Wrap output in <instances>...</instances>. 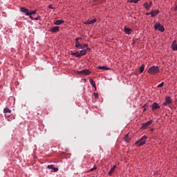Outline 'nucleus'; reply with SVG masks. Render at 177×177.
<instances>
[{"label": "nucleus", "instance_id": "15", "mask_svg": "<svg viewBox=\"0 0 177 177\" xmlns=\"http://www.w3.org/2000/svg\"><path fill=\"white\" fill-rule=\"evenodd\" d=\"M75 48H77V49H84V47H82V44H81L80 41H77L75 44Z\"/></svg>", "mask_w": 177, "mask_h": 177}, {"label": "nucleus", "instance_id": "38", "mask_svg": "<svg viewBox=\"0 0 177 177\" xmlns=\"http://www.w3.org/2000/svg\"><path fill=\"white\" fill-rule=\"evenodd\" d=\"M30 16V19H31V20H34L35 17H33L31 15H29Z\"/></svg>", "mask_w": 177, "mask_h": 177}, {"label": "nucleus", "instance_id": "2", "mask_svg": "<svg viewBox=\"0 0 177 177\" xmlns=\"http://www.w3.org/2000/svg\"><path fill=\"white\" fill-rule=\"evenodd\" d=\"M147 140V136H143L140 140L136 142V145L138 146H143V145H146V141Z\"/></svg>", "mask_w": 177, "mask_h": 177}, {"label": "nucleus", "instance_id": "34", "mask_svg": "<svg viewBox=\"0 0 177 177\" xmlns=\"http://www.w3.org/2000/svg\"><path fill=\"white\" fill-rule=\"evenodd\" d=\"M144 111H146V109H147V105L145 104L143 106Z\"/></svg>", "mask_w": 177, "mask_h": 177}, {"label": "nucleus", "instance_id": "17", "mask_svg": "<svg viewBox=\"0 0 177 177\" xmlns=\"http://www.w3.org/2000/svg\"><path fill=\"white\" fill-rule=\"evenodd\" d=\"M64 23V21L63 20H57L55 21V26H60L61 24H63Z\"/></svg>", "mask_w": 177, "mask_h": 177}, {"label": "nucleus", "instance_id": "21", "mask_svg": "<svg viewBox=\"0 0 177 177\" xmlns=\"http://www.w3.org/2000/svg\"><path fill=\"white\" fill-rule=\"evenodd\" d=\"M3 113H8V114H10V113H12V111L9 109V108H5L3 109Z\"/></svg>", "mask_w": 177, "mask_h": 177}, {"label": "nucleus", "instance_id": "36", "mask_svg": "<svg viewBox=\"0 0 177 177\" xmlns=\"http://www.w3.org/2000/svg\"><path fill=\"white\" fill-rule=\"evenodd\" d=\"M149 5L150 8H151V5H153V2H151V1H149Z\"/></svg>", "mask_w": 177, "mask_h": 177}, {"label": "nucleus", "instance_id": "1", "mask_svg": "<svg viewBox=\"0 0 177 177\" xmlns=\"http://www.w3.org/2000/svg\"><path fill=\"white\" fill-rule=\"evenodd\" d=\"M148 73L151 75H156L160 73V68L158 66H153L148 69Z\"/></svg>", "mask_w": 177, "mask_h": 177}, {"label": "nucleus", "instance_id": "22", "mask_svg": "<svg viewBox=\"0 0 177 177\" xmlns=\"http://www.w3.org/2000/svg\"><path fill=\"white\" fill-rule=\"evenodd\" d=\"M140 0H128L130 3H138Z\"/></svg>", "mask_w": 177, "mask_h": 177}, {"label": "nucleus", "instance_id": "26", "mask_svg": "<svg viewBox=\"0 0 177 177\" xmlns=\"http://www.w3.org/2000/svg\"><path fill=\"white\" fill-rule=\"evenodd\" d=\"M37 10L29 12V16H31V15H35L37 13Z\"/></svg>", "mask_w": 177, "mask_h": 177}, {"label": "nucleus", "instance_id": "24", "mask_svg": "<svg viewBox=\"0 0 177 177\" xmlns=\"http://www.w3.org/2000/svg\"><path fill=\"white\" fill-rule=\"evenodd\" d=\"M131 138H129V135L127 134L124 138V140L128 143Z\"/></svg>", "mask_w": 177, "mask_h": 177}, {"label": "nucleus", "instance_id": "19", "mask_svg": "<svg viewBox=\"0 0 177 177\" xmlns=\"http://www.w3.org/2000/svg\"><path fill=\"white\" fill-rule=\"evenodd\" d=\"M89 82L92 85V86H93V88H96V83H95V81H93V80L90 79Z\"/></svg>", "mask_w": 177, "mask_h": 177}, {"label": "nucleus", "instance_id": "14", "mask_svg": "<svg viewBox=\"0 0 177 177\" xmlns=\"http://www.w3.org/2000/svg\"><path fill=\"white\" fill-rule=\"evenodd\" d=\"M59 26H55V27L51 28L50 32H57V31H59Z\"/></svg>", "mask_w": 177, "mask_h": 177}, {"label": "nucleus", "instance_id": "33", "mask_svg": "<svg viewBox=\"0 0 177 177\" xmlns=\"http://www.w3.org/2000/svg\"><path fill=\"white\" fill-rule=\"evenodd\" d=\"M84 50H86V52H90L91 48H87L86 49H84Z\"/></svg>", "mask_w": 177, "mask_h": 177}, {"label": "nucleus", "instance_id": "7", "mask_svg": "<svg viewBox=\"0 0 177 177\" xmlns=\"http://www.w3.org/2000/svg\"><path fill=\"white\" fill-rule=\"evenodd\" d=\"M158 13H160V10H158L151 11V17H156Z\"/></svg>", "mask_w": 177, "mask_h": 177}, {"label": "nucleus", "instance_id": "8", "mask_svg": "<svg viewBox=\"0 0 177 177\" xmlns=\"http://www.w3.org/2000/svg\"><path fill=\"white\" fill-rule=\"evenodd\" d=\"M124 31L128 35H131V34H132V29L129 28L127 26H124Z\"/></svg>", "mask_w": 177, "mask_h": 177}, {"label": "nucleus", "instance_id": "11", "mask_svg": "<svg viewBox=\"0 0 177 177\" xmlns=\"http://www.w3.org/2000/svg\"><path fill=\"white\" fill-rule=\"evenodd\" d=\"M20 10L23 12L25 13L26 15V16H30V11H28V9L24 8H21Z\"/></svg>", "mask_w": 177, "mask_h": 177}, {"label": "nucleus", "instance_id": "29", "mask_svg": "<svg viewBox=\"0 0 177 177\" xmlns=\"http://www.w3.org/2000/svg\"><path fill=\"white\" fill-rule=\"evenodd\" d=\"M151 124H153V120H149V121L147 122V124H148V127H149V125H151Z\"/></svg>", "mask_w": 177, "mask_h": 177}, {"label": "nucleus", "instance_id": "31", "mask_svg": "<svg viewBox=\"0 0 177 177\" xmlns=\"http://www.w3.org/2000/svg\"><path fill=\"white\" fill-rule=\"evenodd\" d=\"M83 49H85V48H88V44H82Z\"/></svg>", "mask_w": 177, "mask_h": 177}, {"label": "nucleus", "instance_id": "3", "mask_svg": "<svg viewBox=\"0 0 177 177\" xmlns=\"http://www.w3.org/2000/svg\"><path fill=\"white\" fill-rule=\"evenodd\" d=\"M155 30H158L160 32H164V31H165V28H164V26L160 23L155 25Z\"/></svg>", "mask_w": 177, "mask_h": 177}, {"label": "nucleus", "instance_id": "13", "mask_svg": "<svg viewBox=\"0 0 177 177\" xmlns=\"http://www.w3.org/2000/svg\"><path fill=\"white\" fill-rule=\"evenodd\" d=\"M173 50H177V44L176 40H174L171 44Z\"/></svg>", "mask_w": 177, "mask_h": 177}, {"label": "nucleus", "instance_id": "18", "mask_svg": "<svg viewBox=\"0 0 177 177\" xmlns=\"http://www.w3.org/2000/svg\"><path fill=\"white\" fill-rule=\"evenodd\" d=\"M143 6H144V8H145V9H147V10H149V9H150V6H149V3H147V2H145L143 4Z\"/></svg>", "mask_w": 177, "mask_h": 177}, {"label": "nucleus", "instance_id": "16", "mask_svg": "<svg viewBox=\"0 0 177 177\" xmlns=\"http://www.w3.org/2000/svg\"><path fill=\"white\" fill-rule=\"evenodd\" d=\"M115 168H117V166L113 165V167L110 169L109 172V175L110 176L113 175V173L114 172V171H115Z\"/></svg>", "mask_w": 177, "mask_h": 177}, {"label": "nucleus", "instance_id": "37", "mask_svg": "<svg viewBox=\"0 0 177 177\" xmlns=\"http://www.w3.org/2000/svg\"><path fill=\"white\" fill-rule=\"evenodd\" d=\"M48 8H49V9H53V7L52 6V5H49Z\"/></svg>", "mask_w": 177, "mask_h": 177}, {"label": "nucleus", "instance_id": "4", "mask_svg": "<svg viewBox=\"0 0 177 177\" xmlns=\"http://www.w3.org/2000/svg\"><path fill=\"white\" fill-rule=\"evenodd\" d=\"M77 73L80 74V75H89V74H91V71H89V69H84V70L78 71Z\"/></svg>", "mask_w": 177, "mask_h": 177}, {"label": "nucleus", "instance_id": "32", "mask_svg": "<svg viewBox=\"0 0 177 177\" xmlns=\"http://www.w3.org/2000/svg\"><path fill=\"white\" fill-rule=\"evenodd\" d=\"M80 39H82V38H81V37H77V38H76V39H75V42H76V43L78 42V41H80Z\"/></svg>", "mask_w": 177, "mask_h": 177}, {"label": "nucleus", "instance_id": "28", "mask_svg": "<svg viewBox=\"0 0 177 177\" xmlns=\"http://www.w3.org/2000/svg\"><path fill=\"white\" fill-rule=\"evenodd\" d=\"M164 86V82L157 86V88H162Z\"/></svg>", "mask_w": 177, "mask_h": 177}, {"label": "nucleus", "instance_id": "41", "mask_svg": "<svg viewBox=\"0 0 177 177\" xmlns=\"http://www.w3.org/2000/svg\"><path fill=\"white\" fill-rule=\"evenodd\" d=\"M95 2H100V0H94Z\"/></svg>", "mask_w": 177, "mask_h": 177}, {"label": "nucleus", "instance_id": "6", "mask_svg": "<svg viewBox=\"0 0 177 177\" xmlns=\"http://www.w3.org/2000/svg\"><path fill=\"white\" fill-rule=\"evenodd\" d=\"M172 103V100H171L170 97H165V102H164V106H168V104H171Z\"/></svg>", "mask_w": 177, "mask_h": 177}, {"label": "nucleus", "instance_id": "39", "mask_svg": "<svg viewBox=\"0 0 177 177\" xmlns=\"http://www.w3.org/2000/svg\"><path fill=\"white\" fill-rule=\"evenodd\" d=\"M34 20H39V17H35Z\"/></svg>", "mask_w": 177, "mask_h": 177}, {"label": "nucleus", "instance_id": "40", "mask_svg": "<svg viewBox=\"0 0 177 177\" xmlns=\"http://www.w3.org/2000/svg\"><path fill=\"white\" fill-rule=\"evenodd\" d=\"M146 15H147V16H149V15H151V12H147Z\"/></svg>", "mask_w": 177, "mask_h": 177}, {"label": "nucleus", "instance_id": "23", "mask_svg": "<svg viewBox=\"0 0 177 177\" xmlns=\"http://www.w3.org/2000/svg\"><path fill=\"white\" fill-rule=\"evenodd\" d=\"M145 71V64H143L140 67V73H142Z\"/></svg>", "mask_w": 177, "mask_h": 177}, {"label": "nucleus", "instance_id": "10", "mask_svg": "<svg viewBox=\"0 0 177 177\" xmlns=\"http://www.w3.org/2000/svg\"><path fill=\"white\" fill-rule=\"evenodd\" d=\"M97 21V19H93L92 20H90V21H86L84 22V24H86V25H89V24H95V23Z\"/></svg>", "mask_w": 177, "mask_h": 177}, {"label": "nucleus", "instance_id": "25", "mask_svg": "<svg viewBox=\"0 0 177 177\" xmlns=\"http://www.w3.org/2000/svg\"><path fill=\"white\" fill-rule=\"evenodd\" d=\"M147 127H149V124L147 122H145V123L142 124L141 129H146Z\"/></svg>", "mask_w": 177, "mask_h": 177}, {"label": "nucleus", "instance_id": "27", "mask_svg": "<svg viewBox=\"0 0 177 177\" xmlns=\"http://www.w3.org/2000/svg\"><path fill=\"white\" fill-rule=\"evenodd\" d=\"M72 56H75L76 57H78V51L76 53H71Z\"/></svg>", "mask_w": 177, "mask_h": 177}, {"label": "nucleus", "instance_id": "35", "mask_svg": "<svg viewBox=\"0 0 177 177\" xmlns=\"http://www.w3.org/2000/svg\"><path fill=\"white\" fill-rule=\"evenodd\" d=\"M95 169H97V168L96 167H93V168L90 169V171L92 172V171H95Z\"/></svg>", "mask_w": 177, "mask_h": 177}, {"label": "nucleus", "instance_id": "42", "mask_svg": "<svg viewBox=\"0 0 177 177\" xmlns=\"http://www.w3.org/2000/svg\"><path fill=\"white\" fill-rule=\"evenodd\" d=\"M175 10H177V5L175 7Z\"/></svg>", "mask_w": 177, "mask_h": 177}, {"label": "nucleus", "instance_id": "9", "mask_svg": "<svg viewBox=\"0 0 177 177\" xmlns=\"http://www.w3.org/2000/svg\"><path fill=\"white\" fill-rule=\"evenodd\" d=\"M47 168H48V169H53L54 172H57V171H59V169L57 167H55V165H48Z\"/></svg>", "mask_w": 177, "mask_h": 177}, {"label": "nucleus", "instance_id": "5", "mask_svg": "<svg viewBox=\"0 0 177 177\" xmlns=\"http://www.w3.org/2000/svg\"><path fill=\"white\" fill-rule=\"evenodd\" d=\"M158 109H161V106L160 104L157 102H153L151 106V110L152 111H154L156 110H158Z\"/></svg>", "mask_w": 177, "mask_h": 177}, {"label": "nucleus", "instance_id": "30", "mask_svg": "<svg viewBox=\"0 0 177 177\" xmlns=\"http://www.w3.org/2000/svg\"><path fill=\"white\" fill-rule=\"evenodd\" d=\"M94 96L95 99H97L99 97V94L97 93H94Z\"/></svg>", "mask_w": 177, "mask_h": 177}, {"label": "nucleus", "instance_id": "20", "mask_svg": "<svg viewBox=\"0 0 177 177\" xmlns=\"http://www.w3.org/2000/svg\"><path fill=\"white\" fill-rule=\"evenodd\" d=\"M97 68L99 70H110V68L106 66H97Z\"/></svg>", "mask_w": 177, "mask_h": 177}, {"label": "nucleus", "instance_id": "12", "mask_svg": "<svg viewBox=\"0 0 177 177\" xmlns=\"http://www.w3.org/2000/svg\"><path fill=\"white\" fill-rule=\"evenodd\" d=\"M78 57H81V56H85V55H86V50L84 49L78 52Z\"/></svg>", "mask_w": 177, "mask_h": 177}]
</instances>
